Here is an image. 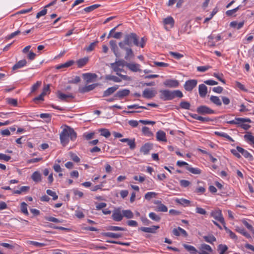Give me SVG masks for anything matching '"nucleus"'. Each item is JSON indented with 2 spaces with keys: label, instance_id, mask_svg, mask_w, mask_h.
Wrapping results in <instances>:
<instances>
[{
  "label": "nucleus",
  "instance_id": "nucleus-62",
  "mask_svg": "<svg viewBox=\"0 0 254 254\" xmlns=\"http://www.w3.org/2000/svg\"><path fill=\"white\" fill-rule=\"evenodd\" d=\"M42 84L41 81H38L35 84H34L31 87V92H33L35 91Z\"/></svg>",
  "mask_w": 254,
  "mask_h": 254
},
{
  "label": "nucleus",
  "instance_id": "nucleus-34",
  "mask_svg": "<svg viewBox=\"0 0 254 254\" xmlns=\"http://www.w3.org/2000/svg\"><path fill=\"white\" fill-rule=\"evenodd\" d=\"M214 133H215V134H216L218 136L226 138V139H227L228 140H229L230 141H232V142L234 141V140L233 139V138L230 136H229L227 133H226L225 132L216 131L214 132Z\"/></svg>",
  "mask_w": 254,
  "mask_h": 254
},
{
  "label": "nucleus",
  "instance_id": "nucleus-50",
  "mask_svg": "<svg viewBox=\"0 0 254 254\" xmlns=\"http://www.w3.org/2000/svg\"><path fill=\"white\" fill-rule=\"evenodd\" d=\"M176 201L178 203L186 205H189L190 202V200L185 198L177 199Z\"/></svg>",
  "mask_w": 254,
  "mask_h": 254
},
{
  "label": "nucleus",
  "instance_id": "nucleus-39",
  "mask_svg": "<svg viewBox=\"0 0 254 254\" xmlns=\"http://www.w3.org/2000/svg\"><path fill=\"white\" fill-rule=\"evenodd\" d=\"M88 61V58L80 59L77 61V64L79 67H81L85 65Z\"/></svg>",
  "mask_w": 254,
  "mask_h": 254
},
{
  "label": "nucleus",
  "instance_id": "nucleus-12",
  "mask_svg": "<svg viewBox=\"0 0 254 254\" xmlns=\"http://www.w3.org/2000/svg\"><path fill=\"white\" fill-rule=\"evenodd\" d=\"M112 217L115 221H121L123 218L122 211L120 209H115L113 212Z\"/></svg>",
  "mask_w": 254,
  "mask_h": 254
},
{
  "label": "nucleus",
  "instance_id": "nucleus-57",
  "mask_svg": "<svg viewBox=\"0 0 254 254\" xmlns=\"http://www.w3.org/2000/svg\"><path fill=\"white\" fill-rule=\"evenodd\" d=\"M57 94H58V98L62 100H64L68 97H72V96H71V95H66L64 93H62L60 91H58Z\"/></svg>",
  "mask_w": 254,
  "mask_h": 254
},
{
  "label": "nucleus",
  "instance_id": "nucleus-8",
  "mask_svg": "<svg viewBox=\"0 0 254 254\" xmlns=\"http://www.w3.org/2000/svg\"><path fill=\"white\" fill-rule=\"evenodd\" d=\"M81 78L83 79H95L99 77L96 73L89 72L82 74L81 77L76 76L73 79H80Z\"/></svg>",
  "mask_w": 254,
  "mask_h": 254
},
{
  "label": "nucleus",
  "instance_id": "nucleus-30",
  "mask_svg": "<svg viewBox=\"0 0 254 254\" xmlns=\"http://www.w3.org/2000/svg\"><path fill=\"white\" fill-rule=\"evenodd\" d=\"M186 169L193 174L199 175L201 173V171L199 169L191 167L190 165L186 166Z\"/></svg>",
  "mask_w": 254,
  "mask_h": 254
},
{
  "label": "nucleus",
  "instance_id": "nucleus-27",
  "mask_svg": "<svg viewBox=\"0 0 254 254\" xmlns=\"http://www.w3.org/2000/svg\"><path fill=\"white\" fill-rule=\"evenodd\" d=\"M207 92V87L203 84L199 85V94L200 97H204Z\"/></svg>",
  "mask_w": 254,
  "mask_h": 254
},
{
  "label": "nucleus",
  "instance_id": "nucleus-20",
  "mask_svg": "<svg viewBox=\"0 0 254 254\" xmlns=\"http://www.w3.org/2000/svg\"><path fill=\"white\" fill-rule=\"evenodd\" d=\"M27 64V61L25 59H23L17 62L12 67V70H16L18 69L22 68Z\"/></svg>",
  "mask_w": 254,
  "mask_h": 254
},
{
  "label": "nucleus",
  "instance_id": "nucleus-10",
  "mask_svg": "<svg viewBox=\"0 0 254 254\" xmlns=\"http://www.w3.org/2000/svg\"><path fill=\"white\" fill-rule=\"evenodd\" d=\"M57 1V0H53L52 1H51L49 4H47L45 7L41 11H39L37 13L36 15V18H39L41 16H44L47 13V8L51 6L54 5L55 4H56Z\"/></svg>",
  "mask_w": 254,
  "mask_h": 254
},
{
  "label": "nucleus",
  "instance_id": "nucleus-4",
  "mask_svg": "<svg viewBox=\"0 0 254 254\" xmlns=\"http://www.w3.org/2000/svg\"><path fill=\"white\" fill-rule=\"evenodd\" d=\"M210 216L213 217L215 220L219 221L223 225H225V220L223 217L222 211L220 209L212 211L210 213Z\"/></svg>",
  "mask_w": 254,
  "mask_h": 254
},
{
  "label": "nucleus",
  "instance_id": "nucleus-56",
  "mask_svg": "<svg viewBox=\"0 0 254 254\" xmlns=\"http://www.w3.org/2000/svg\"><path fill=\"white\" fill-rule=\"evenodd\" d=\"M46 192L48 195L53 197V200H55L58 199V196L55 191H53L51 190H47Z\"/></svg>",
  "mask_w": 254,
  "mask_h": 254
},
{
  "label": "nucleus",
  "instance_id": "nucleus-46",
  "mask_svg": "<svg viewBox=\"0 0 254 254\" xmlns=\"http://www.w3.org/2000/svg\"><path fill=\"white\" fill-rule=\"evenodd\" d=\"M218 250L219 251V254H224L227 251L228 247L225 245L220 244L218 247Z\"/></svg>",
  "mask_w": 254,
  "mask_h": 254
},
{
  "label": "nucleus",
  "instance_id": "nucleus-26",
  "mask_svg": "<svg viewBox=\"0 0 254 254\" xmlns=\"http://www.w3.org/2000/svg\"><path fill=\"white\" fill-rule=\"evenodd\" d=\"M151 148L152 146L151 144L148 143H146L141 147L140 151L143 153V154L147 155L149 153Z\"/></svg>",
  "mask_w": 254,
  "mask_h": 254
},
{
  "label": "nucleus",
  "instance_id": "nucleus-38",
  "mask_svg": "<svg viewBox=\"0 0 254 254\" xmlns=\"http://www.w3.org/2000/svg\"><path fill=\"white\" fill-rule=\"evenodd\" d=\"M203 238L205 242L210 244H213V242L216 241L215 237L212 235L204 236L203 237Z\"/></svg>",
  "mask_w": 254,
  "mask_h": 254
},
{
  "label": "nucleus",
  "instance_id": "nucleus-14",
  "mask_svg": "<svg viewBox=\"0 0 254 254\" xmlns=\"http://www.w3.org/2000/svg\"><path fill=\"white\" fill-rule=\"evenodd\" d=\"M197 80H187L184 88L188 91H191L196 85Z\"/></svg>",
  "mask_w": 254,
  "mask_h": 254
},
{
  "label": "nucleus",
  "instance_id": "nucleus-33",
  "mask_svg": "<svg viewBox=\"0 0 254 254\" xmlns=\"http://www.w3.org/2000/svg\"><path fill=\"white\" fill-rule=\"evenodd\" d=\"M31 179L35 182H39L41 181V175L40 173L38 171L34 172L32 176Z\"/></svg>",
  "mask_w": 254,
  "mask_h": 254
},
{
  "label": "nucleus",
  "instance_id": "nucleus-41",
  "mask_svg": "<svg viewBox=\"0 0 254 254\" xmlns=\"http://www.w3.org/2000/svg\"><path fill=\"white\" fill-rule=\"evenodd\" d=\"M244 22L237 23L236 21H232L230 23V26L232 27L236 28L237 29H241L244 26Z\"/></svg>",
  "mask_w": 254,
  "mask_h": 254
},
{
  "label": "nucleus",
  "instance_id": "nucleus-5",
  "mask_svg": "<svg viewBox=\"0 0 254 254\" xmlns=\"http://www.w3.org/2000/svg\"><path fill=\"white\" fill-rule=\"evenodd\" d=\"M92 80H86V83L84 86H80L79 88V91L80 93H85L89 92L93 89H94L96 86H97L98 84L93 83L91 84H89V83Z\"/></svg>",
  "mask_w": 254,
  "mask_h": 254
},
{
  "label": "nucleus",
  "instance_id": "nucleus-36",
  "mask_svg": "<svg viewBox=\"0 0 254 254\" xmlns=\"http://www.w3.org/2000/svg\"><path fill=\"white\" fill-rule=\"evenodd\" d=\"M101 6V5L99 4H95L86 7L84 8L83 10L87 13L90 12L95 9Z\"/></svg>",
  "mask_w": 254,
  "mask_h": 254
},
{
  "label": "nucleus",
  "instance_id": "nucleus-18",
  "mask_svg": "<svg viewBox=\"0 0 254 254\" xmlns=\"http://www.w3.org/2000/svg\"><path fill=\"white\" fill-rule=\"evenodd\" d=\"M126 66L131 71L137 72L140 71V65L134 63H126Z\"/></svg>",
  "mask_w": 254,
  "mask_h": 254
},
{
  "label": "nucleus",
  "instance_id": "nucleus-61",
  "mask_svg": "<svg viewBox=\"0 0 254 254\" xmlns=\"http://www.w3.org/2000/svg\"><path fill=\"white\" fill-rule=\"evenodd\" d=\"M211 68L209 65L200 66L197 67V70L200 72H204Z\"/></svg>",
  "mask_w": 254,
  "mask_h": 254
},
{
  "label": "nucleus",
  "instance_id": "nucleus-55",
  "mask_svg": "<svg viewBox=\"0 0 254 254\" xmlns=\"http://www.w3.org/2000/svg\"><path fill=\"white\" fill-rule=\"evenodd\" d=\"M157 211L165 212L168 211V208L165 205L160 202V204L157 206Z\"/></svg>",
  "mask_w": 254,
  "mask_h": 254
},
{
  "label": "nucleus",
  "instance_id": "nucleus-59",
  "mask_svg": "<svg viewBox=\"0 0 254 254\" xmlns=\"http://www.w3.org/2000/svg\"><path fill=\"white\" fill-rule=\"evenodd\" d=\"M6 102L8 104L12 105L13 106H17V101L16 99H12V98H7Z\"/></svg>",
  "mask_w": 254,
  "mask_h": 254
},
{
  "label": "nucleus",
  "instance_id": "nucleus-64",
  "mask_svg": "<svg viewBox=\"0 0 254 254\" xmlns=\"http://www.w3.org/2000/svg\"><path fill=\"white\" fill-rule=\"evenodd\" d=\"M180 185L182 187H184V188H186V187H188L190 184V181H189L188 180H180Z\"/></svg>",
  "mask_w": 254,
  "mask_h": 254
},
{
  "label": "nucleus",
  "instance_id": "nucleus-29",
  "mask_svg": "<svg viewBox=\"0 0 254 254\" xmlns=\"http://www.w3.org/2000/svg\"><path fill=\"white\" fill-rule=\"evenodd\" d=\"M244 137L245 140L249 142L250 144H253L254 145V136H253L251 132H248L244 135Z\"/></svg>",
  "mask_w": 254,
  "mask_h": 254
},
{
  "label": "nucleus",
  "instance_id": "nucleus-63",
  "mask_svg": "<svg viewBox=\"0 0 254 254\" xmlns=\"http://www.w3.org/2000/svg\"><path fill=\"white\" fill-rule=\"evenodd\" d=\"M236 231L237 232H238L242 234L244 236H247V237L248 236V233L246 231L245 229L244 228H243V227H237L236 228Z\"/></svg>",
  "mask_w": 254,
  "mask_h": 254
},
{
  "label": "nucleus",
  "instance_id": "nucleus-11",
  "mask_svg": "<svg viewBox=\"0 0 254 254\" xmlns=\"http://www.w3.org/2000/svg\"><path fill=\"white\" fill-rule=\"evenodd\" d=\"M155 91L152 88H146L142 92V96L146 99H151L155 96Z\"/></svg>",
  "mask_w": 254,
  "mask_h": 254
},
{
  "label": "nucleus",
  "instance_id": "nucleus-25",
  "mask_svg": "<svg viewBox=\"0 0 254 254\" xmlns=\"http://www.w3.org/2000/svg\"><path fill=\"white\" fill-rule=\"evenodd\" d=\"M156 138L158 141H167L166 133L162 130H159L156 133Z\"/></svg>",
  "mask_w": 254,
  "mask_h": 254
},
{
  "label": "nucleus",
  "instance_id": "nucleus-51",
  "mask_svg": "<svg viewBox=\"0 0 254 254\" xmlns=\"http://www.w3.org/2000/svg\"><path fill=\"white\" fill-rule=\"evenodd\" d=\"M101 135L106 138H108L111 135V133L107 129L103 128L100 130Z\"/></svg>",
  "mask_w": 254,
  "mask_h": 254
},
{
  "label": "nucleus",
  "instance_id": "nucleus-6",
  "mask_svg": "<svg viewBox=\"0 0 254 254\" xmlns=\"http://www.w3.org/2000/svg\"><path fill=\"white\" fill-rule=\"evenodd\" d=\"M196 112L201 115L213 114L215 111L206 106H200L196 109Z\"/></svg>",
  "mask_w": 254,
  "mask_h": 254
},
{
  "label": "nucleus",
  "instance_id": "nucleus-7",
  "mask_svg": "<svg viewBox=\"0 0 254 254\" xmlns=\"http://www.w3.org/2000/svg\"><path fill=\"white\" fill-rule=\"evenodd\" d=\"M198 254H211L213 252L211 247L206 244H202L199 247Z\"/></svg>",
  "mask_w": 254,
  "mask_h": 254
},
{
  "label": "nucleus",
  "instance_id": "nucleus-22",
  "mask_svg": "<svg viewBox=\"0 0 254 254\" xmlns=\"http://www.w3.org/2000/svg\"><path fill=\"white\" fill-rule=\"evenodd\" d=\"M103 236L117 239L122 237V234L114 233L112 232H104L101 234Z\"/></svg>",
  "mask_w": 254,
  "mask_h": 254
},
{
  "label": "nucleus",
  "instance_id": "nucleus-23",
  "mask_svg": "<svg viewBox=\"0 0 254 254\" xmlns=\"http://www.w3.org/2000/svg\"><path fill=\"white\" fill-rule=\"evenodd\" d=\"M129 94V90L127 89H123L118 91L115 95V97L122 98L124 97L127 96Z\"/></svg>",
  "mask_w": 254,
  "mask_h": 254
},
{
  "label": "nucleus",
  "instance_id": "nucleus-21",
  "mask_svg": "<svg viewBox=\"0 0 254 254\" xmlns=\"http://www.w3.org/2000/svg\"><path fill=\"white\" fill-rule=\"evenodd\" d=\"M190 116L194 119L203 122H208L211 121L209 118L208 117H203L202 116H200L195 114H190Z\"/></svg>",
  "mask_w": 254,
  "mask_h": 254
},
{
  "label": "nucleus",
  "instance_id": "nucleus-58",
  "mask_svg": "<svg viewBox=\"0 0 254 254\" xmlns=\"http://www.w3.org/2000/svg\"><path fill=\"white\" fill-rule=\"evenodd\" d=\"M142 131L144 135L148 136H150L152 134V132L150 131L149 128L147 127H143L142 128Z\"/></svg>",
  "mask_w": 254,
  "mask_h": 254
},
{
  "label": "nucleus",
  "instance_id": "nucleus-42",
  "mask_svg": "<svg viewBox=\"0 0 254 254\" xmlns=\"http://www.w3.org/2000/svg\"><path fill=\"white\" fill-rule=\"evenodd\" d=\"M149 217L151 219L156 222H159L161 220V217L154 212L149 213Z\"/></svg>",
  "mask_w": 254,
  "mask_h": 254
},
{
  "label": "nucleus",
  "instance_id": "nucleus-19",
  "mask_svg": "<svg viewBox=\"0 0 254 254\" xmlns=\"http://www.w3.org/2000/svg\"><path fill=\"white\" fill-rule=\"evenodd\" d=\"M119 85H116L111 87L108 88L104 92L103 97H108L114 93L118 88Z\"/></svg>",
  "mask_w": 254,
  "mask_h": 254
},
{
  "label": "nucleus",
  "instance_id": "nucleus-2",
  "mask_svg": "<svg viewBox=\"0 0 254 254\" xmlns=\"http://www.w3.org/2000/svg\"><path fill=\"white\" fill-rule=\"evenodd\" d=\"M159 98L162 101H169L173 100L175 97L182 98L183 93L179 90H169L168 89H162L159 91Z\"/></svg>",
  "mask_w": 254,
  "mask_h": 254
},
{
  "label": "nucleus",
  "instance_id": "nucleus-45",
  "mask_svg": "<svg viewBox=\"0 0 254 254\" xmlns=\"http://www.w3.org/2000/svg\"><path fill=\"white\" fill-rule=\"evenodd\" d=\"M127 63L124 60H119L116 61L114 63H112L111 64V65L115 66V65H117L118 66H120L121 68H123L125 65H126V64Z\"/></svg>",
  "mask_w": 254,
  "mask_h": 254
},
{
  "label": "nucleus",
  "instance_id": "nucleus-53",
  "mask_svg": "<svg viewBox=\"0 0 254 254\" xmlns=\"http://www.w3.org/2000/svg\"><path fill=\"white\" fill-rule=\"evenodd\" d=\"M156 194L155 192H148L145 194L144 197L146 199L150 200L152 198L155 197Z\"/></svg>",
  "mask_w": 254,
  "mask_h": 254
},
{
  "label": "nucleus",
  "instance_id": "nucleus-24",
  "mask_svg": "<svg viewBox=\"0 0 254 254\" xmlns=\"http://www.w3.org/2000/svg\"><path fill=\"white\" fill-rule=\"evenodd\" d=\"M74 63V61L73 60H70L64 64H62L59 65H57L56 67V69H62V68H67L73 64Z\"/></svg>",
  "mask_w": 254,
  "mask_h": 254
},
{
  "label": "nucleus",
  "instance_id": "nucleus-52",
  "mask_svg": "<svg viewBox=\"0 0 254 254\" xmlns=\"http://www.w3.org/2000/svg\"><path fill=\"white\" fill-rule=\"evenodd\" d=\"M169 54L177 60H179L184 57L183 55L177 52H170Z\"/></svg>",
  "mask_w": 254,
  "mask_h": 254
},
{
  "label": "nucleus",
  "instance_id": "nucleus-37",
  "mask_svg": "<svg viewBox=\"0 0 254 254\" xmlns=\"http://www.w3.org/2000/svg\"><path fill=\"white\" fill-rule=\"evenodd\" d=\"M123 216L127 219H131L133 217V214L130 210H123L122 211Z\"/></svg>",
  "mask_w": 254,
  "mask_h": 254
},
{
  "label": "nucleus",
  "instance_id": "nucleus-1",
  "mask_svg": "<svg viewBox=\"0 0 254 254\" xmlns=\"http://www.w3.org/2000/svg\"><path fill=\"white\" fill-rule=\"evenodd\" d=\"M124 39H125V43L127 44V45L129 46H132L133 45L143 48L146 42V39L144 37H142L139 42V37L134 33H130L126 35Z\"/></svg>",
  "mask_w": 254,
  "mask_h": 254
},
{
  "label": "nucleus",
  "instance_id": "nucleus-35",
  "mask_svg": "<svg viewBox=\"0 0 254 254\" xmlns=\"http://www.w3.org/2000/svg\"><path fill=\"white\" fill-rule=\"evenodd\" d=\"M210 100L215 105L217 106H220L222 105V102L219 98L216 96H211L210 98Z\"/></svg>",
  "mask_w": 254,
  "mask_h": 254
},
{
  "label": "nucleus",
  "instance_id": "nucleus-3",
  "mask_svg": "<svg viewBox=\"0 0 254 254\" xmlns=\"http://www.w3.org/2000/svg\"><path fill=\"white\" fill-rule=\"evenodd\" d=\"M76 137V133L73 129L68 127L63 129L60 135L61 142L64 145H65L68 143L69 137H70L71 140H74Z\"/></svg>",
  "mask_w": 254,
  "mask_h": 254
},
{
  "label": "nucleus",
  "instance_id": "nucleus-44",
  "mask_svg": "<svg viewBox=\"0 0 254 254\" xmlns=\"http://www.w3.org/2000/svg\"><path fill=\"white\" fill-rule=\"evenodd\" d=\"M20 209L21 212L25 215H28L29 214L27 210V205L25 202H22L21 203Z\"/></svg>",
  "mask_w": 254,
  "mask_h": 254
},
{
  "label": "nucleus",
  "instance_id": "nucleus-28",
  "mask_svg": "<svg viewBox=\"0 0 254 254\" xmlns=\"http://www.w3.org/2000/svg\"><path fill=\"white\" fill-rule=\"evenodd\" d=\"M183 247L188 252H189L190 254H197V253L198 254V252H197V250L195 249L194 247L192 246L184 244Z\"/></svg>",
  "mask_w": 254,
  "mask_h": 254
},
{
  "label": "nucleus",
  "instance_id": "nucleus-32",
  "mask_svg": "<svg viewBox=\"0 0 254 254\" xmlns=\"http://www.w3.org/2000/svg\"><path fill=\"white\" fill-rule=\"evenodd\" d=\"M125 51L126 52V55L125 57L126 60H130L134 57L133 52L131 48L127 47L125 49Z\"/></svg>",
  "mask_w": 254,
  "mask_h": 254
},
{
  "label": "nucleus",
  "instance_id": "nucleus-49",
  "mask_svg": "<svg viewBox=\"0 0 254 254\" xmlns=\"http://www.w3.org/2000/svg\"><path fill=\"white\" fill-rule=\"evenodd\" d=\"M180 106L183 109L189 110L190 107V104L188 102L182 101L180 103Z\"/></svg>",
  "mask_w": 254,
  "mask_h": 254
},
{
  "label": "nucleus",
  "instance_id": "nucleus-17",
  "mask_svg": "<svg viewBox=\"0 0 254 254\" xmlns=\"http://www.w3.org/2000/svg\"><path fill=\"white\" fill-rule=\"evenodd\" d=\"M122 142H127L128 145L129 146V148L131 150H133L136 146L135 139H129V138H122L120 140Z\"/></svg>",
  "mask_w": 254,
  "mask_h": 254
},
{
  "label": "nucleus",
  "instance_id": "nucleus-15",
  "mask_svg": "<svg viewBox=\"0 0 254 254\" xmlns=\"http://www.w3.org/2000/svg\"><path fill=\"white\" fill-rule=\"evenodd\" d=\"M159 228V226H152L151 227H142L139 228V230L145 233H155Z\"/></svg>",
  "mask_w": 254,
  "mask_h": 254
},
{
  "label": "nucleus",
  "instance_id": "nucleus-60",
  "mask_svg": "<svg viewBox=\"0 0 254 254\" xmlns=\"http://www.w3.org/2000/svg\"><path fill=\"white\" fill-rule=\"evenodd\" d=\"M46 220L47 221L55 222V223H62L63 220H59L56 218L53 217H46Z\"/></svg>",
  "mask_w": 254,
  "mask_h": 254
},
{
  "label": "nucleus",
  "instance_id": "nucleus-9",
  "mask_svg": "<svg viewBox=\"0 0 254 254\" xmlns=\"http://www.w3.org/2000/svg\"><path fill=\"white\" fill-rule=\"evenodd\" d=\"M243 122H248L249 123L252 122L249 118H236L234 120L227 121L226 123L231 125H236L238 127L239 125Z\"/></svg>",
  "mask_w": 254,
  "mask_h": 254
},
{
  "label": "nucleus",
  "instance_id": "nucleus-40",
  "mask_svg": "<svg viewBox=\"0 0 254 254\" xmlns=\"http://www.w3.org/2000/svg\"><path fill=\"white\" fill-rule=\"evenodd\" d=\"M111 66L114 71L116 72L117 75L121 76H123V75L121 73L122 72H124L122 68H121L120 66H117V65H115V66L111 65Z\"/></svg>",
  "mask_w": 254,
  "mask_h": 254
},
{
  "label": "nucleus",
  "instance_id": "nucleus-31",
  "mask_svg": "<svg viewBox=\"0 0 254 254\" xmlns=\"http://www.w3.org/2000/svg\"><path fill=\"white\" fill-rule=\"evenodd\" d=\"M174 20L171 16H168L163 20L164 24L170 25V28H172L174 26Z\"/></svg>",
  "mask_w": 254,
  "mask_h": 254
},
{
  "label": "nucleus",
  "instance_id": "nucleus-54",
  "mask_svg": "<svg viewBox=\"0 0 254 254\" xmlns=\"http://www.w3.org/2000/svg\"><path fill=\"white\" fill-rule=\"evenodd\" d=\"M98 43V41H95L91 43L88 47H87L85 49L87 52H91L92 51L95 47H96L97 44Z\"/></svg>",
  "mask_w": 254,
  "mask_h": 254
},
{
  "label": "nucleus",
  "instance_id": "nucleus-43",
  "mask_svg": "<svg viewBox=\"0 0 254 254\" xmlns=\"http://www.w3.org/2000/svg\"><path fill=\"white\" fill-rule=\"evenodd\" d=\"M224 226V229L225 230V231H226V232L229 234V236L231 237V238L233 239H234V240H237V236L231 231L229 229H228L225 225H223Z\"/></svg>",
  "mask_w": 254,
  "mask_h": 254
},
{
  "label": "nucleus",
  "instance_id": "nucleus-13",
  "mask_svg": "<svg viewBox=\"0 0 254 254\" xmlns=\"http://www.w3.org/2000/svg\"><path fill=\"white\" fill-rule=\"evenodd\" d=\"M110 45L112 51L113 52L115 56L119 58L121 57V54L119 52V49L117 45L116 41L115 40H111L110 41Z\"/></svg>",
  "mask_w": 254,
  "mask_h": 254
},
{
  "label": "nucleus",
  "instance_id": "nucleus-48",
  "mask_svg": "<svg viewBox=\"0 0 254 254\" xmlns=\"http://www.w3.org/2000/svg\"><path fill=\"white\" fill-rule=\"evenodd\" d=\"M240 7L241 5H239L233 9L227 10L226 12V14L228 16H231L233 15L240 9Z\"/></svg>",
  "mask_w": 254,
  "mask_h": 254
},
{
  "label": "nucleus",
  "instance_id": "nucleus-47",
  "mask_svg": "<svg viewBox=\"0 0 254 254\" xmlns=\"http://www.w3.org/2000/svg\"><path fill=\"white\" fill-rule=\"evenodd\" d=\"M107 229L110 231H126V229L119 226H109Z\"/></svg>",
  "mask_w": 254,
  "mask_h": 254
},
{
  "label": "nucleus",
  "instance_id": "nucleus-16",
  "mask_svg": "<svg viewBox=\"0 0 254 254\" xmlns=\"http://www.w3.org/2000/svg\"><path fill=\"white\" fill-rule=\"evenodd\" d=\"M163 85L166 87L173 88L177 87L179 83L178 80H165Z\"/></svg>",
  "mask_w": 254,
  "mask_h": 254
}]
</instances>
